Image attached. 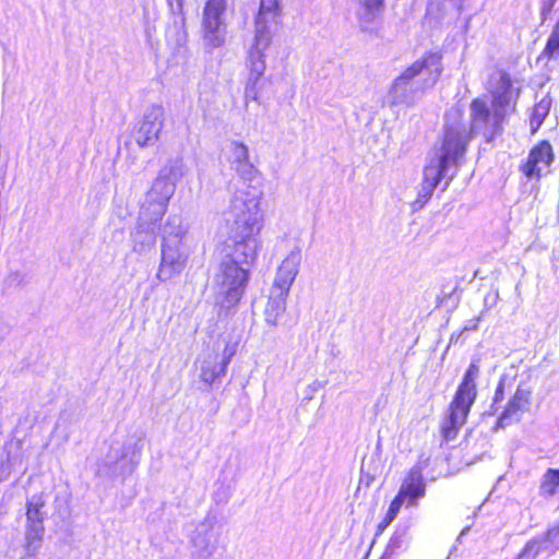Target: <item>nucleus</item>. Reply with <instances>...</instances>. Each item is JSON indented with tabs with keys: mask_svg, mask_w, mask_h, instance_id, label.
Segmentation results:
<instances>
[{
	"mask_svg": "<svg viewBox=\"0 0 559 559\" xmlns=\"http://www.w3.org/2000/svg\"><path fill=\"white\" fill-rule=\"evenodd\" d=\"M552 7H554V0H550L543 9V15L546 16L551 10H552Z\"/></svg>",
	"mask_w": 559,
	"mask_h": 559,
	"instance_id": "obj_23",
	"label": "nucleus"
},
{
	"mask_svg": "<svg viewBox=\"0 0 559 559\" xmlns=\"http://www.w3.org/2000/svg\"><path fill=\"white\" fill-rule=\"evenodd\" d=\"M479 373L480 368L478 362L472 361L447 408V416L440 428L443 440H454L460 429L467 423L472 406L478 394L477 379Z\"/></svg>",
	"mask_w": 559,
	"mask_h": 559,
	"instance_id": "obj_3",
	"label": "nucleus"
},
{
	"mask_svg": "<svg viewBox=\"0 0 559 559\" xmlns=\"http://www.w3.org/2000/svg\"><path fill=\"white\" fill-rule=\"evenodd\" d=\"M296 274L297 269L292 261L285 260L277 267L273 285L274 289L277 290V296L270 297L265 307L266 320L272 324H275L277 318L285 311L286 297Z\"/></svg>",
	"mask_w": 559,
	"mask_h": 559,
	"instance_id": "obj_9",
	"label": "nucleus"
},
{
	"mask_svg": "<svg viewBox=\"0 0 559 559\" xmlns=\"http://www.w3.org/2000/svg\"><path fill=\"white\" fill-rule=\"evenodd\" d=\"M512 381L500 377L491 402V413L496 414L501 409L495 427L506 428L519 423L525 413H528L533 402V391L525 384H519L511 393Z\"/></svg>",
	"mask_w": 559,
	"mask_h": 559,
	"instance_id": "obj_4",
	"label": "nucleus"
},
{
	"mask_svg": "<svg viewBox=\"0 0 559 559\" xmlns=\"http://www.w3.org/2000/svg\"><path fill=\"white\" fill-rule=\"evenodd\" d=\"M548 115V107L543 104H536L533 107L531 117H530V126L532 132H536L538 128L543 124L546 116Z\"/></svg>",
	"mask_w": 559,
	"mask_h": 559,
	"instance_id": "obj_20",
	"label": "nucleus"
},
{
	"mask_svg": "<svg viewBox=\"0 0 559 559\" xmlns=\"http://www.w3.org/2000/svg\"><path fill=\"white\" fill-rule=\"evenodd\" d=\"M559 487V469L548 468L540 481V493L543 496H554Z\"/></svg>",
	"mask_w": 559,
	"mask_h": 559,
	"instance_id": "obj_19",
	"label": "nucleus"
},
{
	"mask_svg": "<svg viewBox=\"0 0 559 559\" xmlns=\"http://www.w3.org/2000/svg\"><path fill=\"white\" fill-rule=\"evenodd\" d=\"M519 91L513 94V80L504 71H499V88L490 92V104L484 98L471 100V121L475 127H485V142L492 143L503 133V124L516 110Z\"/></svg>",
	"mask_w": 559,
	"mask_h": 559,
	"instance_id": "obj_2",
	"label": "nucleus"
},
{
	"mask_svg": "<svg viewBox=\"0 0 559 559\" xmlns=\"http://www.w3.org/2000/svg\"><path fill=\"white\" fill-rule=\"evenodd\" d=\"M282 15L281 0H260L254 15V32L274 35L276 28L282 25Z\"/></svg>",
	"mask_w": 559,
	"mask_h": 559,
	"instance_id": "obj_14",
	"label": "nucleus"
},
{
	"mask_svg": "<svg viewBox=\"0 0 559 559\" xmlns=\"http://www.w3.org/2000/svg\"><path fill=\"white\" fill-rule=\"evenodd\" d=\"M467 139L453 127L445 126L441 139V154L436 162L425 166L423 188L424 201H428L437 186L444 179L449 165L456 164L463 157L467 148Z\"/></svg>",
	"mask_w": 559,
	"mask_h": 559,
	"instance_id": "obj_5",
	"label": "nucleus"
},
{
	"mask_svg": "<svg viewBox=\"0 0 559 559\" xmlns=\"http://www.w3.org/2000/svg\"><path fill=\"white\" fill-rule=\"evenodd\" d=\"M188 252L182 248L180 237L174 241L168 240L162 246V263L171 267L176 272H180L188 262Z\"/></svg>",
	"mask_w": 559,
	"mask_h": 559,
	"instance_id": "obj_16",
	"label": "nucleus"
},
{
	"mask_svg": "<svg viewBox=\"0 0 559 559\" xmlns=\"http://www.w3.org/2000/svg\"><path fill=\"white\" fill-rule=\"evenodd\" d=\"M46 501L43 495H37L27 502L26 507V520L27 523H44L43 508Z\"/></svg>",
	"mask_w": 559,
	"mask_h": 559,
	"instance_id": "obj_18",
	"label": "nucleus"
},
{
	"mask_svg": "<svg viewBox=\"0 0 559 559\" xmlns=\"http://www.w3.org/2000/svg\"><path fill=\"white\" fill-rule=\"evenodd\" d=\"M234 151H235L238 163H242V162L248 163L249 152H248V147L245 144L235 143Z\"/></svg>",
	"mask_w": 559,
	"mask_h": 559,
	"instance_id": "obj_21",
	"label": "nucleus"
},
{
	"mask_svg": "<svg viewBox=\"0 0 559 559\" xmlns=\"http://www.w3.org/2000/svg\"><path fill=\"white\" fill-rule=\"evenodd\" d=\"M443 55L440 50L426 51L419 59L412 62L405 70L395 79L394 84L397 85L400 82H407L419 75L423 71L430 68L435 69L437 75H440L442 67Z\"/></svg>",
	"mask_w": 559,
	"mask_h": 559,
	"instance_id": "obj_15",
	"label": "nucleus"
},
{
	"mask_svg": "<svg viewBox=\"0 0 559 559\" xmlns=\"http://www.w3.org/2000/svg\"><path fill=\"white\" fill-rule=\"evenodd\" d=\"M227 0H206L202 14V39L209 49H216L225 44L226 23L224 14Z\"/></svg>",
	"mask_w": 559,
	"mask_h": 559,
	"instance_id": "obj_7",
	"label": "nucleus"
},
{
	"mask_svg": "<svg viewBox=\"0 0 559 559\" xmlns=\"http://www.w3.org/2000/svg\"><path fill=\"white\" fill-rule=\"evenodd\" d=\"M273 295H274V292H271V296L270 297H276L277 296V294L275 296H273Z\"/></svg>",
	"mask_w": 559,
	"mask_h": 559,
	"instance_id": "obj_26",
	"label": "nucleus"
},
{
	"mask_svg": "<svg viewBox=\"0 0 559 559\" xmlns=\"http://www.w3.org/2000/svg\"><path fill=\"white\" fill-rule=\"evenodd\" d=\"M427 485L419 466H413L407 471L400 488L391 500L389 508L378 523L376 533L380 535L394 521L401 508H413L418 506L419 501L426 497Z\"/></svg>",
	"mask_w": 559,
	"mask_h": 559,
	"instance_id": "obj_6",
	"label": "nucleus"
},
{
	"mask_svg": "<svg viewBox=\"0 0 559 559\" xmlns=\"http://www.w3.org/2000/svg\"><path fill=\"white\" fill-rule=\"evenodd\" d=\"M236 343L227 341L224 344L221 357L215 352L204 359L200 373L203 382L212 384L216 379L225 374L227 366L236 354Z\"/></svg>",
	"mask_w": 559,
	"mask_h": 559,
	"instance_id": "obj_13",
	"label": "nucleus"
},
{
	"mask_svg": "<svg viewBox=\"0 0 559 559\" xmlns=\"http://www.w3.org/2000/svg\"><path fill=\"white\" fill-rule=\"evenodd\" d=\"M272 34H262L254 32V39L248 53V68H249V85L247 87L248 94L253 99H258L257 96V83L261 79L265 70L264 51L270 47L272 43Z\"/></svg>",
	"mask_w": 559,
	"mask_h": 559,
	"instance_id": "obj_11",
	"label": "nucleus"
},
{
	"mask_svg": "<svg viewBox=\"0 0 559 559\" xmlns=\"http://www.w3.org/2000/svg\"><path fill=\"white\" fill-rule=\"evenodd\" d=\"M366 7L370 11H380L383 7V0H369L366 2Z\"/></svg>",
	"mask_w": 559,
	"mask_h": 559,
	"instance_id": "obj_22",
	"label": "nucleus"
},
{
	"mask_svg": "<svg viewBox=\"0 0 559 559\" xmlns=\"http://www.w3.org/2000/svg\"><path fill=\"white\" fill-rule=\"evenodd\" d=\"M554 162L555 152L551 143L548 140H540L531 147L519 169L525 178L539 181L544 169L550 168Z\"/></svg>",
	"mask_w": 559,
	"mask_h": 559,
	"instance_id": "obj_10",
	"label": "nucleus"
},
{
	"mask_svg": "<svg viewBox=\"0 0 559 559\" xmlns=\"http://www.w3.org/2000/svg\"><path fill=\"white\" fill-rule=\"evenodd\" d=\"M260 182L237 189L230 200L231 219L227 221V242L231 261L221 266L219 313L227 316L239 305L249 280V272L239 263H249L257 257L258 237L263 228L264 214L261 209Z\"/></svg>",
	"mask_w": 559,
	"mask_h": 559,
	"instance_id": "obj_1",
	"label": "nucleus"
},
{
	"mask_svg": "<svg viewBox=\"0 0 559 559\" xmlns=\"http://www.w3.org/2000/svg\"><path fill=\"white\" fill-rule=\"evenodd\" d=\"M456 115L459 119H462L463 117V110L461 108H456Z\"/></svg>",
	"mask_w": 559,
	"mask_h": 559,
	"instance_id": "obj_24",
	"label": "nucleus"
},
{
	"mask_svg": "<svg viewBox=\"0 0 559 559\" xmlns=\"http://www.w3.org/2000/svg\"><path fill=\"white\" fill-rule=\"evenodd\" d=\"M175 185L167 176H158L146 192L141 205L140 216L146 224H155L165 215Z\"/></svg>",
	"mask_w": 559,
	"mask_h": 559,
	"instance_id": "obj_8",
	"label": "nucleus"
},
{
	"mask_svg": "<svg viewBox=\"0 0 559 559\" xmlns=\"http://www.w3.org/2000/svg\"><path fill=\"white\" fill-rule=\"evenodd\" d=\"M44 523H26L25 549L35 555L44 537Z\"/></svg>",
	"mask_w": 559,
	"mask_h": 559,
	"instance_id": "obj_17",
	"label": "nucleus"
},
{
	"mask_svg": "<svg viewBox=\"0 0 559 559\" xmlns=\"http://www.w3.org/2000/svg\"><path fill=\"white\" fill-rule=\"evenodd\" d=\"M164 126V111L160 107L146 112L138 126L132 130L131 136L140 147L155 144Z\"/></svg>",
	"mask_w": 559,
	"mask_h": 559,
	"instance_id": "obj_12",
	"label": "nucleus"
},
{
	"mask_svg": "<svg viewBox=\"0 0 559 559\" xmlns=\"http://www.w3.org/2000/svg\"><path fill=\"white\" fill-rule=\"evenodd\" d=\"M177 5H178L179 11H181L182 7H183V0H177Z\"/></svg>",
	"mask_w": 559,
	"mask_h": 559,
	"instance_id": "obj_25",
	"label": "nucleus"
}]
</instances>
